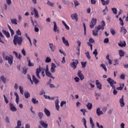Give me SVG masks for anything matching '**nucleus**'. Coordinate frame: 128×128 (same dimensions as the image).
Returning a JSON list of instances; mask_svg holds the SVG:
<instances>
[{"label":"nucleus","instance_id":"nucleus-1","mask_svg":"<svg viewBox=\"0 0 128 128\" xmlns=\"http://www.w3.org/2000/svg\"><path fill=\"white\" fill-rule=\"evenodd\" d=\"M14 44L15 46L18 44L19 46H22V37L19 36L18 35H15L13 40Z\"/></svg>","mask_w":128,"mask_h":128},{"label":"nucleus","instance_id":"nucleus-2","mask_svg":"<svg viewBox=\"0 0 128 128\" xmlns=\"http://www.w3.org/2000/svg\"><path fill=\"white\" fill-rule=\"evenodd\" d=\"M101 25L98 26L97 27H96L95 32L98 34V30H104V26H106V22L102 20V22H100Z\"/></svg>","mask_w":128,"mask_h":128},{"label":"nucleus","instance_id":"nucleus-3","mask_svg":"<svg viewBox=\"0 0 128 128\" xmlns=\"http://www.w3.org/2000/svg\"><path fill=\"white\" fill-rule=\"evenodd\" d=\"M107 82H108V84H110V86H112V88L114 90H116V86H114V84H116V82L110 78H109L107 79Z\"/></svg>","mask_w":128,"mask_h":128},{"label":"nucleus","instance_id":"nucleus-4","mask_svg":"<svg viewBox=\"0 0 128 128\" xmlns=\"http://www.w3.org/2000/svg\"><path fill=\"white\" fill-rule=\"evenodd\" d=\"M5 60H8V64H12V62H14V57L12 56H6L5 57Z\"/></svg>","mask_w":128,"mask_h":128},{"label":"nucleus","instance_id":"nucleus-5","mask_svg":"<svg viewBox=\"0 0 128 128\" xmlns=\"http://www.w3.org/2000/svg\"><path fill=\"white\" fill-rule=\"evenodd\" d=\"M78 64V60H75L74 62L70 63V66L72 68L76 70V66Z\"/></svg>","mask_w":128,"mask_h":128},{"label":"nucleus","instance_id":"nucleus-6","mask_svg":"<svg viewBox=\"0 0 128 128\" xmlns=\"http://www.w3.org/2000/svg\"><path fill=\"white\" fill-rule=\"evenodd\" d=\"M96 24V18H92L90 23V28H94Z\"/></svg>","mask_w":128,"mask_h":128},{"label":"nucleus","instance_id":"nucleus-7","mask_svg":"<svg viewBox=\"0 0 128 128\" xmlns=\"http://www.w3.org/2000/svg\"><path fill=\"white\" fill-rule=\"evenodd\" d=\"M41 69L43 70H45L44 68H41ZM41 71H42V70H40V66H39V68H37L36 70V76L40 79V72Z\"/></svg>","mask_w":128,"mask_h":128},{"label":"nucleus","instance_id":"nucleus-8","mask_svg":"<svg viewBox=\"0 0 128 128\" xmlns=\"http://www.w3.org/2000/svg\"><path fill=\"white\" fill-rule=\"evenodd\" d=\"M70 17L72 20H75L76 22H78V16L76 13L71 14Z\"/></svg>","mask_w":128,"mask_h":128},{"label":"nucleus","instance_id":"nucleus-9","mask_svg":"<svg viewBox=\"0 0 128 128\" xmlns=\"http://www.w3.org/2000/svg\"><path fill=\"white\" fill-rule=\"evenodd\" d=\"M78 76L80 77V80H83L84 78V76L82 73V71L80 70H78Z\"/></svg>","mask_w":128,"mask_h":128},{"label":"nucleus","instance_id":"nucleus-10","mask_svg":"<svg viewBox=\"0 0 128 128\" xmlns=\"http://www.w3.org/2000/svg\"><path fill=\"white\" fill-rule=\"evenodd\" d=\"M53 24H54V32H58L60 33V30L58 29V26H56V22H54Z\"/></svg>","mask_w":128,"mask_h":128},{"label":"nucleus","instance_id":"nucleus-11","mask_svg":"<svg viewBox=\"0 0 128 128\" xmlns=\"http://www.w3.org/2000/svg\"><path fill=\"white\" fill-rule=\"evenodd\" d=\"M10 110L12 112H16V108L14 106L12 103L10 104Z\"/></svg>","mask_w":128,"mask_h":128},{"label":"nucleus","instance_id":"nucleus-12","mask_svg":"<svg viewBox=\"0 0 128 128\" xmlns=\"http://www.w3.org/2000/svg\"><path fill=\"white\" fill-rule=\"evenodd\" d=\"M49 46L50 48V50L51 52H54V50H56V46H54V44L50 43Z\"/></svg>","mask_w":128,"mask_h":128},{"label":"nucleus","instance_id":"nucleus-13","mask_svg":"<svg viewBox=\"0 0 128 128\" xmlns=\"http://www.w3.org/2000/svg\"><path fill=\"white\" fill-rule=\"evenodd\" d=\"M62 40L65 46H70V44L68 43V41L66 40L64 36L62 37Z\"/></svg>","mask_w":128,"mask_h":128},{"label":"nucleus","instance_id":"nucleus-14","mask_svg":"<svg viewBox=\"0 0 128 128\" xmlns=\"http://www.w3.org/2000/svg\"><path fill=\"white\" fill-rule=\"evenodd\" d=\"M13 54H14L16 58H18V60H22V54H18L16 52L14 51Z\"/></svg>","mask_w":128,"mask_h":128},{"label":"nucleus","instance_id":"nucleus-15","mask_svg":"<svg viewBox=\"0 0 128 128\" xmlns=\"http://www.w3.org/2000/svg\"><path fill=\"white\" fill-rule=\"evenodd\" d=\"M118 46L120 48H124V46H126V41H124V42L120 41V42L118 43Z\"/></svg>","mask_w":128,"mask_h":128},{"label":"nucleus","instance_id":"nucleus-16","mask_svg":"<svg viewBox=\"0 0 128 128\" xmlns=\"http://www.w3.org/2000/svg\"><path fill=\"white\" fill-rule=\"evenodd\" d=\"M2 32H3L4 34L8 38L10 37V32H6V30H2Z\"/></svg>","mask_w":128,"mask_h":128},{"label":"nucleus","instance_id":"nucleus-17","mask_svg":"<svg viewBox=\"0 0 128 128\" xmlns=\"http://www.w3.org/2000/svg\"><path fill=\"white\" fill-rule=\"evenodd\" d=\"M40 126H42V128H47L48 126V124L44 122V120L40 121Z\"/></svg>","mask_w":128,"mask_h":128},{"label":"nucleus","instance_id":"nucleus-18","mask_svg":"<svg viewBox=\"0 0 128 128\" xmlns=\"http://www.w3.org/2000/svg\"><path fill=\"white\" fill-rule=\"evenodd\" d=\"M44 112L45 114H46V116L50 117V112L46 108H44Z\"/></svg>","mask_w":128,"mask_h":128},{"label":"nucleus","instance_id":"nucleus-19","mask_svg":"<svg viewBox=\"0 0 128 128\" xmlns=\"http://www.w3.org/2000/svg\"><path fill=\"white\" fill-rule=\"evenodd\" d=\"M120 103L122 108L124 106V96L120 100Z\"/></svg>","mask_w":128,"mask_h":128},{"label":"nucleus","instance_id":"nucleus-20","mask_svg":"<svg viewBox=\"0 0 128 128\" xmlns=\"http://www.w3.org/2000/svg\"><path fill=\"white\" fill-rule=\"evenodd\" d=\"M102 6H108L110 4V0L104 1V0H100Z\"/></svg>","mask_w":128,"mask_h":128},{"label":"nucleus","instance_id":"nucleus-21","mask_svg":"<svg viewBox=\"0 0 128 128\" xmlns=\"http://www.w3.org/2000/svg\"><path fill=\"white\" fill-rule=\"evenodd\" d=\"M34 18H38V10L36 9V8H34Z\"/></svg>","mask_w":128,"mask_h":128},{"label":"nucleus","instance_id":"nucleus-22","mask_svg":"<svg viewBox=\"0 0 128 128\" xmlns=\"http://www.w3.org/2000/svg\"><path fill=\"white\" fill-rule=\"evenodd\" d=\"M96 84L99 90H102V84L98 80H96Z\"/></svg>","mask_w":128,"mask_h":128},{"label":"nucleus","instance_id":"nucleus-23","mask_svg":"<svg viewBox=\"0 0 128 128\" xmlns=\"http://www.w3.org/2000/svg\"><path fill=\"white\" fill-rule=\"evenodd\" d=\"M98 116H100L101 114H104V112H102V110H100V108H98L97 109H96V112Z\"/></svg>","mask_w":128,"mask_h":128},{"label":"nucleus","instance_id":"nucleus-24","mask_svg":"<svg viewBox=\"0 0 128 128\" xmlns=\"http://www.w3.org/2000/svg\"><path fill=\"white\" fill-rule=\"evenodd\" d=\"M14 94L16 96V104H18V100H20V97L18 96V92H14Z\"/></svg>","mask_w":128,"mask_h":128},{"label":"nucleus","instance_id":"nucleus-25","mask_svg":"<svg viewBox=\"0 0 128 128\" xmlns=\"http://www.w3.org/2000/svg\"><path fill=\"white\" fill-rule=\"evenodd\" d=\"M46 74L48 78H54V77H52V73H50V71L48 72H46Z\"/></svg>","mask_w":128,"mask_h":128},{"label":"nucleus","instance_id":"nucleus-26","mask_svg":"<svg viewBox=\"0 0 128 128\" xmlns=\"http://www.w3.org/2000/svg\"><path fill=\"white\" fill-rule=\"evenodd\" d=\"M87 108L89 110H90L92 108V103L88 102L86 104Z\"/></svg>","mask_w":128,"mask_h":128},{"label":"nucleus","instance_id":"nucleus-27","mask_svg":"<svg viewBox=\"0 0 128 128\" xmlns=\"http://www.w3.org/2000/svg\"><path fill=\"white\" fill-rule=\"evenodd\" d=\"M119 55L120 56V58H122L124 56V52L122 50H118Z\"/></svg>","mask_w":128,"mask_h":128},{"label":"nucleus","instance_id":"nucleus-28","mask_svg":"<svg viewBox=\"0 0 128 128\" xmlns=\"http://www.w3.org/2000/svg\"><path fill=\"white\" fill-rule=\"evenodd\" d=\"M4 38V36L2 34V33L0 31V42L2 44H4V42L2 40V38Z\"/></svg>","mask_w":128,"mask_h":128},{"label":"nucleus","instance_id":"nucleus-29","mask_svg":"<svg viewBox=\"0 0 128 128\" xmlns=\"http://www.w3.org/2000/svg\"><path fill=\"white\" fill-rule=\"evenodd\" d=\"M32 80L36 84H38V80L34 75L32 76Z\"/></svg>","mask_w":128,"mask_h":128},{"label":"nucleus","instance_id":"nucleus-30","mask_svg":"<svg viewBox=\"0 0 128 128\" xmlns=\"http://www.w3.org/2000/svg\"><path fill=\"white\" fill-rule=\"evenodd\" d=\"M24 94L26 98H28L30 96V94L28 92H25Z\"/></svg>","mask_w":128,"mask_h":128},{"label":"nucleus","instance_id":"nucleus-31","mask_svg":"<svg viewBox=\"0 0 128 128\" xmlns=\"http://www.w3.org/2000/svg\"><path fill=\"white\" fill-rule=\"evenodd\" d=\"M38 116L40 118V120H42V118H44V114L42 112H38Z\"/></svg>","mask_w":128,"mask_h":128},{"label":"nucleus","instance_id":"nucleus-32","mask_svg":"<svg viewBox=\"0 0 128 128\" xmlns=\"http://www.w3.org/2000/svg\"><path fill=\"white\" fill-rule=\"evenodd\" d=\"M11 22L12 24H18V22L16 18L11 19Z\"/></svg>","mask_w":128,"mask_h":128},{"label":"nucleus","instance_id":"nucleus-33","mask_svg":"<svg viewBox=\"0 0 128 128\" xmlns=\"http://www.w3.org/2000/svg\"><path fill=\"white\" fill-rule=\"evenodd\" d=\"M119 20L120 22V26H124V20H122V18H120Z\"/></svg>","mask_w":128,"mask_h":128},{"label":"nucleus","instance_id":"nucleus-34","mask_svg":"<svg viewBox=\"0 0 128 128\" xmlns=\"http://www.w3.org/2000/svg\"><path fill=\"white\" fill-rule=\"evenodd\" d=\"M112 10L114 14H118V10L116 8H112Z\"/></svg>","mask_w":128,"mask_h":128},{"label":"nucleus","instance_id":"nucleus-35","mask_svg":"<svg viewBox=\"0 0 128 128\" xmlns=\"http://www.w3.org/2000/svg\"><path fill=\"white\" fill-rule=\"evenodd\" d=\"M124 84H122V85H120V86L116 88V90H122V88H124Z\"/></svg>","mask_w":128,"mask_h":128},{"label":"nucleus","instance_id":"nucleus-36","mask_svg":"<svg viewBox=\"0 0 128 128\" xmlns=\"http://www.w3.org/2000/svg\"><path fill=\"white\" fill-rule=\"evenodd\" d=\"M0 80H2L4 84H6V78H4V76H0Z\"/></svg>","mask_w":128,"mask_h":128},{"label":"nucleus","instance_id":"nucleus-37","mask_svg":"<svg viewBox=\"0 0 128 128\" xmlns=\"http://www.w3.org/2000/svg\"><path fill=\"white\" fill-rule=\"evenodd\" d=\"M121 32H123L124 34H126V29L124 28V27H121Z\"/></svg>","mask_w":128,"mask_h":128},{"label":"nucleus","instance_id":"nucleus-38","mask_svg":"<svg viewBox=\"0 0 128 128\" xmlns=\"http://www.w3.org/2000/svg\"><path fill=\"white\" fill-rule=\"evenodd\" d=\"M32 102H33L34 104H38V100H36V99L34 98H32Z\"/></svg>","mask_w":128,"mask_h":128},{"label":"nucleus","instance_id":"nucleus-39","mask_svg":"<svg viewBox=\"0 0 128 128\" xmlns=\"http://www.w3.org/2000/svg\"><path fill=\"white\" fill-rule=\"evenodd\" d=\"M20 92L21 94H24V88L22 86H19Z\"/></svg>","mask_w":128,"mask_h":128},{"label":"nucleus","instance_id":"nucleus-40","mask_svg":"<svg viewBox=\"0 0 128 128\" xmlns=\"http://www.w3.org/2000/svg\"><path fill=\"white\" fill-rule=\"evenodd\" d=\"M106 12H108V6H106L105 9H104V10H102V12H104V16L106 15Z\"/></svg>","mask_w":128,"mask_h":128},{"label":"nucleus","instance_id":"nucleus-41","mask_svg":"<svg viewBox=\"0 0 128 128\" xmlns=\"http://www.w3.org/2000/svg\"><path fill=\"white\" fill-rule=\"evenodd\" d=\"M83 26L84 28V35H86V24L83 23Z\"/></svg>","mask_w":128,"mask_h":128},{"label":"nucleus","instance_id":"nucleus-42","mask_svg":"<svg viewBox=\"0 0 128 128\" xmlns=\"http://www.w3.org/2000/svg\"><path fill=\"white\" fill-rule=\"evenodd\" d=\"M34 66V63H32L30 62V60H28V66Z\"/></svg>","mask_w":128,"mask_h":128},{"label":"nucleus","instance_id":"nucleus-43","mask_svg":"<svg viewBox=\"0 0 128 128\" xmlns=\"http://www.w3.org/2000/svg\"><path fill=\"white\" fill-rule=\"evenodd\" d=\"M74 4L75 6V8H76V6H80V3L78 2L76 0H74Z\"/></svg>","mask_w":128,"mask_h":128},{"label":"nucleus","instance_id":"nucleus-44","mask_svg":"<svg viewBox=\"0 0 128 128\" xmlns=\"http://www.w3.org/2000/svg\"><path fill=\"white\" fill-rule=\"evenodd\" d=\"M45 62L47 63L50 62H52V59L50 57H46Z\"/></svg>","mask_w":128,"mask_h":128},{"label":"nucleus","instance_id":"nucleus-45","mask_svg":"<svg viewBox=\"0 0 128 128\" xmlns=\"http://www.w3.org/2000/svg\"><path fill=\"white\" fill-rule=\"evenodd\" d=\"M100 66H102V68L104 69V70H105L106 72H108V69L106 68V65L104 64H102Z\"/></svg>","mask_w":128,"mask_h":128},{"label":"nucleus","instance_id":"nucleus-46","mask_svg":"<svg viewBox=\"0 0 128 128\" xmlns=\"http://www.w3.org/2000/svg\"><path fill=\"white\" fill-rule=\"evenodd\" d=\"M81 64L82 66V68H86V62H81Z\"/></svg>","mask_w":128,"mask_h":128},{"label":"nucleus","instance_id":"nucleus-47","mask_svg":"<svg viewBox=\"0 0 128 128\" xmlns=\"http://www.w3.org/2000/svg\"><path fill=\"white\" fill-rule=\"evenodd\" d=\"M89 42L90 44H94V38H90L89 39Z\"/></svg>","mask_w":128,"mask_h":128},{"label":"nucleus","instance_id":"nucleus-48","mask_svg":"<svg viewBox=\"0 0 128 128\" xmlns=\"http://www.w3.org/2000/svg\"><path fill=\"white\" fill-rule=\"evenodd\" d=\"M86 54V56L87 58H88L89 60H90V52H87L85 53Z\"/></svg>","mask_w":128,"mask_h":128},{"label":"nucleus","instance_id":"nucleus-49","mask_svg":"<svg viewBox=\"0 0 128 128\" xmlns=\"http://www.w3.org/2000/svg\"><path fill=\"white\" fill-rule=\"evenodd\" d=\"M82 120L84 122V127L86 128H88V127L86 126V119L84 118H83Z\"/></svg>","mask_w":128,"mask_h":128},{"label":"nucleus","instance_id":"nucleus-50","mask_svg":"<svg viewBox=\"0 0 128 128\" xmlns=\"http://www.w3.org/2000/svg\"><path fill=\"white\" fill-rule=\"evenodd\" d=\"M27 72H28V68H23L22 73H23L24 74H26Z\"/></svg>","mask_w":128,"mask_h":128},{"label":"nucleus","instance_id":"nucleus-51","mask_svg":"<svg viewBox=\"0 0 128 128\" xmlns=\"http://www.w3.org/2000/svg\"><path fill=\"white\" fill-rule=\"evenodd\" d=\"M4 100L6 104H8V100L6 97V95H4Z\"/></svg>","mask_w":128,"mask_h":128},{"label":"nucleus","instance_id":"nucleus-52","mask_svg":"<svg viewBox=\"0 0 128 128\" xmlns=\"http://www.w3.org/2000/svg\"><path fill=\"white\" fill-rule=\"evenodd\" d=\"M17 126L20 127L22 126V122L20 120H18L17 122Z\"/></svg>","mask_w":128,"mask_h":128},{"label":"nucleus","instance_id":"nucleus-53","mask_svg":"<svg viewBox=\"0 0 128 128\" xmlns=\"http://www.w3.org/2000/svg\"><path fill=\"white\" fill-rule=\"evenodd\" d=\"M47 4L49 5L50 6L54 7V4L50 1H48Z\"/></svg>","mask_w":128,"mask_h":128},{"label":"nucleus","instance_id":"nucleus-54","mask_svg":"<svg viewBox=\"0 0 128 128\" xmlns=\"http://www.w3.org/2000/svg\"><path fill=\"white\" fill-rule=\"evenodd\" d=\"M87 44H88V46H89L90 47L91 50H92V44L90 42H88Z\"/></svg>","mask_w":128,"mask_h":128},{"label":"nucleus","instance_id":"nucleus-55","mask_svg":"<svg viewBox=\"0 0 128 128\" xmlns=\"http://www.w3.org/2000/svg\"><path fill=\"white\" fill-rule=\"evenodd\" d=\"M80 110L82 112L84 116H86V109H81Z\"/></svg>","mask_w":128,"mask_h":128},{"label":"nucleus","instance_id":"nucleus-56","mask_svg":"<svg viewBox=\"0 0 128 128\" xmlns=\"http://www.w3.org/2000/svg\"><path fill=\"white\" fill-rule=\"evenodd\" d=\"M92 34L94 36H98V33H97L96 31L92 30Z\"/></svg>","mask_w":128,"mask_h":128},{"label":"nucleus","instance_id":"nucleus-57","mask_svg":"<svg viewBox=\"0 0 128 128\" xmlns=\"http://www.w3.org/2000/svg\"><path fill=\"white\" fill-rule=\"evenodd\" d=\"M16 34L17 36H22V32H20V30H18L16 32Z\"/></svg>","mask_w":128,"mask_h":128},{"label":"nucleus","instance_id":"nucleus-58","mask_svg":"<svg viewBox=\"0 0 128 128\" xmlns=\"http://www.w3.org/2000/svg\"><path fill=\"white\" fill-rule=\"evenodd\" d=\"M25 36L28 40L30 42V36L27 34V33L25 34Z\"/></svg>","mask_w":128,"mask_h":128},{"label":"nucleus","instance_id":"nucleus-59","mask_svg":"<svg viewBox=\"0 0 128 128\" xmlns=\"http://www.w3.org/2000/svg\"><path fill=\"white\" fill-rule=\"evenodd\" d=\"M93 54H94L95 56H98V50H94V52H93Z\"/></svg>","mask_w":128,"mask_h":128},{"label":"nucleus","instance_id":"nucleus-60","mask_svg":"<svg viewBox=\"0 0 128 128\" xmlns=\"http://www.w3.org/2000/svg\"><path fill=\"white\" fill-rule=\"evenodd\" d=\"M6 2L8 6L12 4V0H6Z\"/></svg>","mask_w":128,"mask_h":128},{"label":"nucleus","instance_id":"nucleus-61","mask_svg":"<svg viewBox=\"0 0 128 128\" xmlns=\"http://www.w3.org/2000/svg\"><path fill=\"white\" fill-rule=\"evenodd\" d=\"M108 42H110L108 38H106L104 40V44H108Z\"/></svg>","mask_w":128,"mask_h":128},{"label":"nucleus","instance_id":"nucleus-62","mask_svg":"<svg viewBox=\"0 0 128 128\" xmlns=\"http://www.w3.org/2000/svg\"><path fill=\"white\" fill-rule=\"evenodd\" d=\"M110 32L113 36H114L116 34V31H114V30L112 29L110 30Z\"/></svg>","mask_w":128,"mask_h":128},{"label":"nucleus","instance_id":"nucleus-63","mask_svg":"<svg viewBox=\"0 0 128 128\" xmlns=\"http://www.w3.org/2000/svg\"><path fill=\"white\" fill-rule=\"evenodd\" d=\"M50 72L52 74H54V72H56V68H52V67H51Z\"/></svg>","mask_w":128,"mask_h":128},{"label":"nucleus","instance_id":"nucleus-64","mask_svg":"<svg viewBox=\"0 0 128 128\" xmlns=\"http://www.w3.org/2000/svg\"><path fill=\"white\" fill-rule=\"evenodd\" d=\"M75 82H80V78H78V77H76L74 78Z\"/></svg>","mask_w":128,"mask_h":128}]
</instances>
